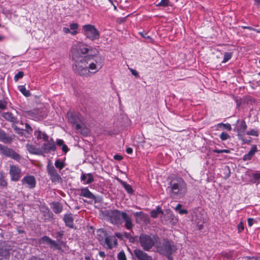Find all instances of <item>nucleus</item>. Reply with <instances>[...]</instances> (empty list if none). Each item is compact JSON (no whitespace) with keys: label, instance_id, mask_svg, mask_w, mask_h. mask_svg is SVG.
I'll use <instances>...</instances> for the list:
<instances>
[{"label":"nucleus","instance_id":"1","mask_svg":"<svg viewBox=\"0 0 260 260\" xmlns=\"http://www.w3.org/2000/svg\"><path fill=\"white\" fill-rule=\"evenodd\" d=\"M104 58L99 55H89L84 60L74 64V71L81 76L88 77L98 72L103 67Z\"/></svg>","mask_w":260,"mask_h":260},{"label":"nucleus","instance_id":"2","mask_svg":"<svg viewBox=\"0 0 260 260\" xmlns=\"http://www.w3.org/2000/svg\"><path fill=\"white\" fill-rule=\"evenodd\" d=\"M168 188L172 198L180 199L186 193L187 184L182 178L174 177L170 181Z\"/></svg>","mask_w":260,"mask_h":260},{"label":"nucleus","instance_id":"3","mask_svg":"<svg viewBox=\"0 0 260 260\" xmlns=\"http://www.w3.org/2000/svg\"><path fill=\"white\" fill-rule=\"evenodd\" d=\"M139 242L142 248L149 251L153 246H156L159 242V237L156 235L141 234L139 238Z\"/></svg>","mask_w":260,"mask_h":260},{"label":"nucleus","instance_id":"4","mask_svg":"<svg viewBox=\"0 0 260 260\" xmlns=\"http://www.w3.org/2000/svg\"><path fill=\"white\" fill-rule=\"evenodd\" d=\"M88 51V49L85 45L81 43H78L75 45L72 51L73 59L75 61L74 64H77L78 62L84 60L86 56L82 55L87 53Z\"/></svg>","mask_w":260,"mask_h":260},{"label":"nucleus","instance_id":"5","mask_svg":"<svg viewBox=\"0 0 260 260\" xmlns=\"http://www.w3.org/2000/svg\"><path fill=\"white\" fill-rule=\"evenodd\" d=\"M70 122L75 126V128L78 133L84 136H87L89 131L85 125L84 119L78 114H74L71 116L69 119Z\"/></svg>","mask_w":260,"mask_h":260},{"label":"nucleus","instance_id":"6","mask_svg":"<svg viewBox=\"0 0 260 260\" xmlns=\"http://www.w3.org/2000/svg\"><path fill=\"white\" fill-rule=\"evenodd\" d=\"M155 248L159 253L167 256L170 255L175 250L173 243L166 239H164L162 242H161L159 239V242L156 244Z\"/></svg>","mask_w":260,"mask_h":260},{"label":"nucleus","instance_id":"7","mask_svg":"<svg viewBox=\"0 0 260 260\" xmlns=\"http://www.w3.org/2000/svg\"><path fill=\"white\" fill-rule=\"evenodd\" d=\"M82 33L90 40L93 41L98 39L100 33L94 25L91 24L84 25L82 27Z\"/></svg>","mask_w":260,"mask_h":260},{"label":"nucleus","instance_id":"8","mask_svg":"<svg viewBox=\"0 0 260 260\" xmlns=\"http://www.w3.org/2000/svg\"><path fill=\"white\" fill-rule=\"evenodd\" d=\"M124 212L118 210H108L105 212V215L107 220H109L112 223L117 224L121 223L122 215Z\"/></svg>","mask_w":260,"mask_h":260},{"label":"nucleus","instance_id":"9","mask_svg":"<svg viewBox=\"0 0 260 260\" xmlns=\"http://www.w3.org/2000/svg\"><path fill=\"white\" fill-rule=\"evenodd\" d=\"M0 153L5 156L10 157L17 161H19L21 159V156L14 150L1 144H0Z\"/></svg>","mask_w":260,"mask_h":260},{"label":"nucleus","instance_id":"10","mask_svg":"<svg viewBox=\"0 0 260 260\" xmlns=\"http://www.w3.org/2000/svg\"><path fill=\"white\" fill-rule=\"evenodd\" d=\"M9 174L11 180L18 181L22 177L21 170L19 166L12 165L10 166Z\"/></svg>","mask_w":260,"mask_h":260},{"label":"nucleus","instance_id":"11","mask_svg":"<svg viewBox=\"0 0 260 260\" xmlns=\"http://www.w3.org/2000/svg\"><path fill=\"white\" fill-rule=\"evenodd\" d=\"M239 123V125L236 128V131L238 133V137L239 140L242 141L243 143H249L251 142V140H247L244 138V132L247 128V125L245 122L244 120L237 121Z\"/></svg>","mask_w":260,"mask_h":260},{"label":"nucleus","instance_id":"12","mask_svg":"<svg viewBox=\"0 0 260 260\" xmlns=\"http://www.w3.org/2000/svg\"><path fill=\"white\" fill-rule=\"evenodd\" d=\"M47 171L50 178L53 182L56 183L61 182V177L57 173L53 166L48 165L47 166Z\"/></svg>","mask_w":260,"mask_h":260},{"label":"nucleus","instance_id":"13","mask_svg":"<svg viewBox=\"0 0 260 260\" xmlns=\"http://www.w3.org/2000/svg\"><path fill=\"white\" fill-rule=\"evenodd\" d=\"M22 184L25 187L32 189L35 187L36 181L34 176L27 175L21 180Z\"/></svg>","mask_w":260,"mask_h":260},{"label":"nucleus","instance_id":"14","mask_svg":"<svg viewBox=\"0 0 260 260\" xmlns=\"http://www.w3.org/2000/svg\"><path fill=\"white\" fill-rule=\"evenodd\" d=\"M134 254L138 260H153L151 256L141 249L134 250Z\"/></svg>","mask_w":260,"mask_h":260},{"label":"nucleus","instance_id":"15","mask_svg":"<svg viewBox=\"0 0 260 260\" xmlns=\"http://www.w3.org/2000/svg\"><path fill=\"white\" fill-rule=\"evenodd\" d=\"M42 148L44 152L48 153L50 151H54L56 150V146L54 141L50 139L48 141L45 142L42 146Z\"/></svg>","mask_w":260,"mask_h":260},{"label":"nucleus","instance_id":"16","mask_svg":"<svg viewBox=\"0 0 260 260\" xmlns=\"http://www.w3.org/2000/svg\"><path fill=\"white\" fill-rule=\"evenodd\" d=\"M125 222V227L128 230H131L134 226L132 219L131 217L126 213L123 212L122 215V218Z\"/></svg>","mask_w":260,"mask_h":260},{"label":"nucleus","instance_id":"17","mask_svg":"<svg viewBox=\"0 0 260 260\" xmlns=\"http://www.w3.org/2000/svg\"><path fill=\"white\" fill-rule=\"evenodd\" d=\"M13 137L7 134L4 131L0 129V141L4 143H11Z\"/></svg>","mask_w":260,"mask_h":260},{"label":"nucleus","instance_id":"18","mask_svg":"<svg viewBox=\"0 0 260 260\" xmlns=\"http://www.w3.org/2000/svg\"><path fill=\"white\" fill-rule=\"evenodd\" d=\"M80 196L91 200H95L96 199L94 195L86 187L81 189Z\"/></svg>","mask_w":260,"mask_h":260},{"label":"nucleus","instance_id":"19","mask_svg":"<svg viewBox=\"0 0 260 260\" xmlns=\"http://www.w3.org/2000/svg\"><path fill=\"white\" fill-rule=\"evenodd\" d=\"M81 179L85 182V184H90L94 181L93 177L91 173L82 174Z\"/></svg>","mask_w":260,"mask_h":260},{"label":"nucleus","instance_id":"20","mask_svg":"<svg viewBox=\"0 0 260 260\" xmlns=\"http://www.w3.org/2000/svg\"><path fill=\"white\" fill-rule=\"evenodd\" d=\"M105 243L109 248L111 249L114 246L117 244V241L113 237H108L105 238Z\"/></svg>","mask_w":260,"mask_h":260},{"label":"nucleus","instance_id":"21","mask_svg":"<svg viewBox=\"0 0 260 260\" xmlns=\"http://www.w3.org/2000/svg\"><path fill=\"white\" fill-rule=\"evenodd\" d=\"M64 221L67 226L70 228L73 227V218L71 214L66 215L64 217Z\"/></svg>","mask_w":260,"mask_h":260},{"label":"nucleus","instance_id":"22","mask_svg":"<svg viewBox=\"0 0 260 260\" xmlns=\"http://www.w3.org/2000/svg\"><path fill=\"white\" fill-rule=\"evenodd\" d=\"M62 244V242H60L59 241L58 242H56V241L52 240L49 245L50 248L53 249V250H61Z\"/></svg>","mask_w":260,"mask_h":260},{"label":"nucleus","instance_id":"23","mask_svg":"<svg viewBox=\"0 0 260 260\" xmlns=\"http://www.w3.org/2000/svg\"><path fill=\"white\" fill-rule=\"evenodd\" d=\"M159 214H163V212L159 207H157L155 210L151 212V216L154 218H156Z\"/></svg>","mask_w":260,"mask_h":260},{"label":"nucleus","instance_id":"24","mask_svg":"<svg viewBox=\"0 0 260 260\" xmlns=\"http://www.w3.org/2000/svg\"><path fill=\"white\" fill-rule=\"evenodd\" d=\"M222 128H223L229 131H230L232 129L231 125L229 123H220L217 125V129L218 130H219Z\"/></svg>","mask_w":260,"mask_h":260},{"label":"nucleus","instance_id":"25","mask_svg":"<svg viewBox=\"0 0 260 260\" xmlns=\"http://www.w3.org/2000/svg\"><path fill=\"white\" fill-rule=\"evenodd\" d=\"M62 207L58 203H55L53 205V210L55 213H59L61 212Z\"/></svg>","mask_w":260,"mask_h":260},{"label":"nucleus","instance_id":"26","mask_svg":"<svg viewBox=\"0 0 260 260\" xmlns=\"http://www.w3.org/2000/svg\"><path fill=\"white\" fill-rule=\"evenodd\" d=\"M26 148L27 150L31 153L32 154H38L39 150L32 145L31 144H27Z\"/></svg>","mask_w":260,"mask_h":260},{"label":"nucleus","instance_id":"27","mask_svg":"<svg viewBox=\"0 0 260 260\" xmlns=\"http://www.w3.org/2000/svg\"><path fill=\"white\" fill-rule=\"evenodd\" d=\"M70 28L72 31V35L75 36L77 34V29L79 25L77 23H73L70 25Z\"/></svg>","mask_w":260,"mask_h":260},{"label":"nucleus","instance_id":"28","mask_svg":"<svg viewBox=\"0 0 260 260\" xmlns=\"http://www.w3.org/2000/svg\"><path fill=\"white\" fill-rule=\"evenodd\" d=\"M18 89L24 96L26 97L30 96V93L29 91L27 90L24 86H19Z\"/></svg>","mask_w":260,"mask_h":260},{"label":"nucleus","instance_id":"29","mask_svg":"<svg viewBox=\"0 0 260 260\" xmlns=\"http://www.w3.org/2000/svg\"><path fill=\"white\" fill-rule=\"evenodd\" d=\"M38 139H42L45 142L48 141L49 137L44 133H42L41 131L38 132L37 134Z\"/></svg>","mask_w":260,"mask_h":260},{"label":"nucleus","instance_id":"30","mask_svg":"<svg viewBox=\"0 0 260 260\" xmlns=\"http://www.w3.org/2000/svg\"><path fill=\"white\" fill-rule=\"evenodd\" d=\"M3 116L7 120L13 122L15 120L14 117L9 112H5L3 114Z\"/></svg>","mask_w":260,"mask_h":260},{"label":"nucleus","instance_id":"31","mask_svg":"<svg viewBox=\"0 0 260 260\" xmlns=\"http://www.w3.org/2000/svg\"><path fill=\"white\" fill-rule=\"evenodd\" d=\"M97 236L100 241L103 239V238L106 236V232L102 229H99L97 231Z\"/></svg>","mask_w":260,"mask_h":260},{"label":"nucleus","instance_id":"32","mask_svg":"<svg viewBox=\"0 0 260 260\" xmlns=\"http://www.w3.org/2000/svg\"><path fill=\"white\" fill-rule=\"evenodd\" d=\"M182 205L181 204H178L175 209L178 211L180 214H184L187 213V211L184 209H181Z\"/></svg>","mask_w":260,"mask_h":260},{"label":"nucleus","instance_id":"33","mask_svg":"<svg viewBox=\"0 0 260 260\" xmlns=\"http://www.w3.org/2000/svg\"><path fill=\"white\" fill-rule=\"evenodd\" d=\"M52 241V239H51L48 236H43L40 240V243L41 244L43 243H46L48 245L51 243Z\"/></svg>","mask_w":260,"mask_h":260},{"label":"nucleus","instance_id":"34","mask_svg":"<svg viewBox=\"0 0 260 260\" xmlns=\"http://www.w3.org/2000/svg\"><path fill=\"white\" fill-rule=\"evenodd\" d=\"M121 184L125 188V189L127 191V192L131 193L133 192V189L131 186L125 182L122 181Z\"/></svg>","mask_w":260,"mask_h":260},{"label":"nucleus","instance_id":"35","mask_svg":"<svg viewBox=\"0 0 260 260\" xmlns=\"http://www.w3.org/2000/svg\"><path fill=\"white\" fill-rule=\"evenodd\" d=\"M257 147L256 145H254L251 147L250 150L248 152V153L247 154L252 157V156L254 155L255 153L257 152Z\"/></svg>","mask_w":260,"mask_h":260},{"label":"nucleus","instance_id":"36","mask_svg":"<svg viewBox=\"0 0 260 260\" xmlns=\"http://www.w3.org/2000/svg\"><path fill=\"white\" fill-rule=\"evenodd\" d=\"M232 56V53L231 52H225L224 54V58L222 61V63H225L229 60H230Z\"/></svg>","mask_w":260,"mask_h":260},{"label":"nucleus","instance_id":"37","mask_svg":"<svg viewBox=\"0 0 260 260\" xmlns=\"http://www.w3.org/2000/svg\"><path fill=\"white\" fill-rule=\"evenodd\" d=\"M246 134L249 136H253L257 137L258 136V133L257 131L254 129H251L247 132Z\"/></svg>","mask_w":260,"mask_h":260},{"label":"nucleus","instance_id":"38","mask_svg":"<svg viewBox=\"0 0 260 260\" xmlns=\"http://www.w3.org/2000/svg\"><path fill=\"white\" fill-rule=\"evenodd\" d=\"M7 102L5 100H0V110H4L7 109Z\"/></svg>","mask_w":260,"mask_h":260},{"label":"nucleus","instance_id":"39","mask_svg":"<svg viewBox=\"0 0 260 260\" xmlns=\"http://www.w3.org/2000/svg\"><path fill=\"white\" fill-rule=\"evenodd\" d=\"M55 166L56 168L59 169L60 170L62 169L64 167L63 163L60 161L59 160H57L55 161Z\"/></svg>","mask_w":260,"mask_h":260},{"label":"nucleus","instance_id":"40","mask_svg":"<svg viewBox=\"0 0 260 260\" xmlns=\"http://www.w3.org/2000/svg\"><path fill=\"white\" fill-rule=\"evenodd\" d=\"M118 260H126V255L123 251H120L117 255Z\"/></svg>","mask_w":260,"mask_h":260},{"label":"nucleus","instance_id":"41","mask_svg":"<svg viewBox=\"0 0 260 260\" xmlns=\"http://www.w3.org/2000/svg\"><path fill=\"white\" fill-rule=\"evenodd\" d=\"M220 138L222 141L226 140L230 138V136L226 133L222 132L219 136Z\"/></svg>","mask_w":260,"mask_h":260},{"label":"nucleus","instance_id":"42","mask_svg":"<svg viewBox=\"0 0 260 260\" xmlns=\"http://www.w3.org/2000/svg\"><path fill=\"white\" fill-rule=\"evenodd\" d=\"M7 185V182L3 177H0V187L4 188Z\"/></svg>","mask_w":260,"mask_h":260},{"label":"nucleus","instance_id":"43","mask_svg":"<svg viewBox=\"0 0 260 260\" xmlns=\"http://www.w3.org/2000/svg\"><path fill=\"white\" fill-rule=\"evenodd\" d=\"M24 76L23 72L20 71L18 72L14 76V80L17 81L19 79L22 78Z\"/></svg>","mask_w":260,"mask_h":260},{"label":"nucleus","instance_id":"44","mask_svg":"<svg viewBox=\"0 0 260 260\" xmlns=\"http://www.w3.org/2000/svg\"><path fill=\"white\" fill-rule=\"evenodd\" d=\"M169 0H161L156 5L157 6L167 7L169 5Z\"/></svg>","mask_w":260,"mask_h":260},{"label":"nucleus","instance_id":"45","mask_svg":"<svg viewBox=\"0 0 260 260\" xmlns=\"http://www.w3.org/2000/svg\"><path fill=\"white\" fill-rule=\"evenodd\" d=\"M223 170L226 172V177L228 178L230 176L231 172L230 167L228 166H225Z\"/></svg>","mask_w":260,"mask_h":260},{"label":"nucleus","instance_id":"46","mask_svg":"<svg viewBox=\"0 0 260 260\" xmlns=\"http://www.w3.org/2000/svg\"><path fill=\"white\" fill-rule=\"evenodd\" d=\"M0 255H2L3 256L7 258L8 256V251L6 249H0Z\"/></svg>","mask_w":260,"mask_h":260},{"label":"nucleus","instance_id":"47","mask_svg":"<svg viewBox=\"0 0 260 260\" xmlns=\"http://www.w3.org/2000/svg\"><path fill=\"white\" fill-rule=\"evenodd\" d=\"M62 31L66 34H71L72 35V31L70 28L64 27L62 28Z\"/></svg>","mask_w":260,"mask_h":260},{"label":"nucleus","instance_id":"48","mask_svg":"<svg viewBox=\"0 0 260 260\" xmlns=\"http://www.w3.org/2000/svg\"><path fill=\"white\" fill-rule=\"evenodd\" d=\"M254 222L255 221L253 218H249L247 219V223L249 226H251Z\"/></svg>","mask_w":260,"mask_h":260},{"label":"nucleus","instance_id":"49","mask_svg":"<svg viewBox=\"0 0 260 260\" xmlns=\"http://www.w3.org/2000/svg\"><path fill=\"white\" fill-rule=\"evenodd\" d=\"M37 111H29L28 112V114L30 115H31V117L32 118H38V117L36 116H35V114H36V113H37Z\"/></svg>","mask_w":260,"mask_h":260},{"label":"nucleus","instance_id":"50","mask_svg":"<svg viewBox=\"0 0 260 260\" xmlns=\"http://www.w3.org/2000/svg\"><path fill=\"white\" fill-rule=\"evenodd\" d=\"M61 149H62V151L65 153H66L68 151V150H69L68 146L65 144H64L62 146Z\"/></svg>","mask_w":260,"mask_h":260},{"label":"nucleus","instance_id":"51","mask_svg":"<svg viewBox=\"0 0 260 260\" xmlns=\"http://www.w3.org/2000/svg\"><path fill=\"white\" fill-rule=\"evenodd\" d=\"M114 158L117 160H121L123 157L121 155L116 154L114 156Z\"/></svg>","mask_w":260,"mask_h":260},{"label":"nucleus","instance_id":"52","mask_svg":"<svg viewBox=\"0 0 260 260\" xmlns=\"http://www.w3.org/2000/svg\"><path fill=\"white\" fill-rule=\"evenodd\" d=\"M130 71H131L132 74L134 76H135L136 77H138V76L139 74H138V72L137 71H136L135 70H133V69H130Z\"/></svg>","mask_w":260,"mask_h":260},{"label":"nucleus","instance_id":"53","mask_svg":"<svg viewBox=\"0 0 260 260\" xmlns=\"http://www.w3.org/2000/svg\"><path fill=\"white\" fill-rule=\"evenodd\" d=\"M251 158H252V157L251 156L248 155V154H247L243 156V160L245 161L249 160Z\"/></svg>","mask_w":260,"mask_h":260},{"label":"nucleus","instance_id":"54","mask_svg":"<svg viewBox=\"0 0 260 260\" xmlns=\"http://www.w3.org/2000/svg\"><path fill=\"white\" fill-rule=\"evenodd\" d=\"M57 144L59 146H62L64 145V142L62 140L59 139L57 140Z\"/></svg>","mask_w":260,"mask_h":260},{"label":"nucleus","instance_id":"55","mask_svg":"<svg viewBox=\"0 0 260 260\" xmlns=\"http://www.w3.org/2000/svg\"><path fill=\"white\" fill-rule=\"evenodd\" d=\"M254 4L257 7H260V0H254Z\"/></svg>","mask_w":260,"mask_h":260},{"label":"nucleus","instance_id":"56","mask_svg":"<svg viewBox=\"0 0 260 260\" xmlns=\"http://www.w3.org/2000/svg\"><path fill=\"white\" fill-rule=\"evenodd\" d=\"M253 177L256 179H260V174H259V173L253 174Z\"/></svg>","mask_w":260,"mask_h":260},{"label":"nucleus","instance_id":"57","mask_svg":"<svg viewBox=\"0 0 260 260\" xmlns=\"http://www.w3.org/2000/svg\"><path fill=\"white\" fill-rule=\"evenodd\" d=\"M126 151L128 154H131L133 152V149L130 147H128L126 148Z\"/></svg>","mask_w":260,"mask_h":260},{"label":"nucleus","instance_id":"58","mask_svg":"<svg viewBox=\"0 0 260 260\" xmlns=\"http://www.w3.org/2000/svg\"><path fill=\"white\" fill-rule=\"evenodd\" d=\"M25 127L27 131H32V128L28 123L25 124Z\"/></svg>","mask_w":260,"mask_h":260},{"label":"nucleus","instance_id":"59","mask_svg":"<svg viewBox=\"0 0 260 260\" xmlns=\"http://www.w3.org/2000/svg\"><path fill=\"white\" fill-rule=\"evenodd\" d=\"M28 260H44V259L39 258V257L33 256V257L30 258Z\"/></svg>","mask_w":260,"mask_h":260},{"label":"nucleus","instance_id":"60","mask_svg":"<svg viewBox=\"0 0 260 260\" xmlns=\"http://www.w3.org/2000/svg\"><path fill=\"white\" fill-rule=\"evenodd\" d=\"M213 151L215 153H222V149H214Z\"/></svg>","mask_w":260,"mask_h":260},{"label":"nucleus","instance_id":"61","mask_svg":"<svg viewBox=\"0 0 260 260\" xmlns=\"http://www.w3.org/2000/svg\"><path fill=\"white\" fill-rule=\"evenodd\" d=\"M230 151L229 149H222V153H229Z\"/></svg>","mask_w":260,"mask_h":260},{"label":"nucleus","instance_id":"62","mask_svg":"<svg viewBox=\"0 0 260 260\" xmlns=\"http://www.w3.org/2000/svg\"><path fill=\"white\" fill-rule=\"evenodd\" d=\"M99 254L102 257H104L105 256V252L103 251L100 252Z\"/></svg>","mask_w":260,"mask_h":260},{"label":"nucleus","instance_id":"63","mask_svg":"<svg viewBox=\"0 0 260 260\" xmlns=\"http://www.w3.org/2000/svg\"><path fill=\"white\" fill-rule=\"evenodd\" d=\"M244 28H247L249 30H255V29H253V28L249 27V26H245V27H244Z\"/></svg>","mask_w":260,"mask_h":260},{"label":"nucleus","instance_id":"64","mask_svg":"<svg viewBox=\"0 0 260 260\" xmlns=\"http://www.w3.org/2000/svg\"><path fill=\"white\" fill-rule=\"evenodd\" d=\"M240 228L242 230L244 229V226L241 224L239 225V229H240Z\"/></svg>","mask_w":260,"mask_h":260}]
</instances>
